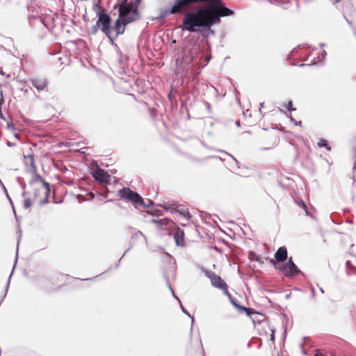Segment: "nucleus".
Instances as JSON below:
<instances>
[{
    "label": "nucleus",
    "mask_w": 356,
    "mask_h": 356,
    "mask_svg": "<svg viewBox=\"0 0 356 356\" xmlns=\"http://www.w3.org/2000/svg\"><path fill=\"white\" fill-rule=\"evenodd\" d=\"M202 5L184 15L180 28L208 38L215 34L212 26L220 24L221 17L232 16L234 12L226 7L222 0H205Z\"/></svg>",
    "instance_id": "f257e3e1"
},
{
    "label": "nucleus",
    "mask_w": 356,
    "mask_h": 356,
    "mask_svg": "<svg viewBox=\"0 0 356 356\" xmlns=\"http://www.w3.org/2000/svg\"><path fill=\"white\" fill-rule=\"evenodd\" d=\"M205 0H174L170 3L171 11L174 15L184 14V15L195 8L197 6L202 5Z\"/></svg>",
    "instance_id": "f03ea898"
},
{
    "label": "nucleus",
    "mask_w": 356,
    "mask_h": 356,
    "mask_svg": "<svg viewBox=\"0 0 356 356\" xmlns=\"http://www.w3.org/2000/svg\"><path fill=\"white\" fill-rule=\"evenodd\" d=\"M121 11L128 17V19L131 20L130 23L140 18L137 5L134 6L132 2H129L128 0H122L119 5V15H120Z\"/></svg>",
    "instance_id": "7ed1b4c3"
},
{
    "label": "nucleus",
    "mask_w": 356,
    "mask_h": 356,
    "mask_svg": "<svg viewBox=\"0 0 356 356\" xmlns=\"http://www.w3.org/2000/svg\"><path fill=\"white\" fill-rule=\"evenodd\" d=\"M97 18H99V23H101V31L106 35V36L113 43L115 38L111 35V17L108 14L104 12H97Z\"/></svg>",
    "instance_id": "20e7f679"
},
{
    "label": "nucleus",
    "mask_w": 356,
    "mask_h": 356,
    "mask_svg": "<svg viewBox=\"0 0 356 356\" xmlns=\"http://www.w3.org/2000/svg\"><path fill=\"white\" fill-rule=\"evenodd\" d=\"M118 196L136 204L145 205V201L142 197L138 193L131 191L129 188L124 187L118 191Z\"/></svg>",
    "instance_id": "39448f33"
},
{
    "label": "nucleus",
    "mask_w": 356,
    "mask_h": 356,
    "mask_svg": "<svg viewBox=\"0 0 356 356\" xmlns=\"http://www.w3.org/2000/svg\"><path fill=\"white\" fill-rule=\"evenodd\" d=\"M275 266L277 269L282 271L286 277H293L300 272L291 258H290L285 264H275Z\"/></svg>",
    "instance_id": "423d86ee"
},
{
    "label": "nucleus",
    "mask_w": 356,
    "mask_h": 356,
    "mask_svg": "<svg viewBox=\"0 0 356 356\" xmlns=\"http://www.w3.org/2000/svg\"><path fill=\"white\" fill-rule=\"evenodd\" d=\"M200 56V49L197 45H193L189 50L184 52L183 62L189 65Z\"/></svg>",
    "instance_id": "0eeeda50"
},
{
    "label": "nucleus",
    "mask_w": 356,
    "mask_h": 356,
    "mask_svg": "<svg viewBox=\"0 0 356 356\" xmlns=\"http://www.w3.org/2000/svg\"><path fill=\"white\" fill-rule=\"evenodd\" d=\"M130 19L122 13L120 12L118 18L115 22L114 29L116 32L115 38L118 35L122 34L124 32V26L130 23Z\"/></svg>",
    "instance_id": "6e6552de"
},
{
    "label": "nucleus",
    "mask_w": 356,
    "mask_h": 356,
    "mask_svg": "<svg viewBox=\"0 0 356 356\" xmlns=\"http://www.w3.org/2000/svg\"><path fill=\"white\" fill-rule=\"evenodd\" d=\"M91 174L99 183L105 184H110L108 180L109 175L103 169L97 168Z\"/></svg>",
    "instance_id": "1a4fd4ad"
},
{
    "label": "nucleus",
    "mask_w": 356,
    "mask_h": 356,
    "mask_svg": "<svg viewBox=\"0 0 356 356\" xmlns=\"http://www.w3.org/2000/svg\"><path fill=\"white\" fill-rule=\"evenodd\" d=\"M30 82L38 90H44L48 85V82L46 79L33 78L30 79Z\"/></svg>",
    "instance_id": "9d476101"
},
{
    "label": "nucleus",
    "mask_w": 356,
    "mask_h": 356,
    "mask_svg": "<svg viewBox=\"0 0 356 356\" xmlns=\"http://www.w3.org/2000/svg\"><path fill=\"white\" fill-rule=\"evenodd\" d=\"M275 259L277 262H283L287 259V250L284 246L278 248L275 253Z\"/></svg>",
    "instance_id": "9b49d317"
},
{
    "label": "nucleus",
    "mask_w": 356,
    "mask_h": 356,
    "mask_svg": "<svg viewBox=\"0 0 356 356\" xmlns=\"http://www.w3.org/2000/svg\"><path fill=\"white\" fill-rule=\"evenodd\" d=\"M184 232L180 228H177L174 233V239L176 245L183 246L184 245Z\"/></svg>",
    "instance_id": "f8f14e48"
},
{
    "label": "nucleus",
    "mask_w": 356,
    "mask_h": 356,
    "mask_svg": "<svg viewBox=\"0 0 356 356\" xmlns=\"http://www.w3.org/2000/svg\"><path fill=\"white\" fill-rule=\"evenodd\" d=\"M213 286L222 289L227 286L226 282L218 275H216L211 281Z\"/></svg>",
    "instance_id": "ddd939ff"
},
{
    "label": "nucleus",
    "mask_w": 356,
    "mask_h": 356,
    "mask_svg": "<svg viewBox=\"0 0 356 356\" xmlns=\"http://www.w3.org/2000/svg\"><path fill=\"white\" fill-rule=\"evenodd\" d=\"M172 15H174L173 12L171 11V8L169 7L166 9L161 10L159 11V14L158 17H156V19H159V20H162V19H165V17H167L168 16Z\"/></svg>",
    "instance_id": "4468645a"
},
{
    "label": "nucleus",
    "mask_w": 356,
    "mask_h": 356,
    "mask_svg": "<svg viewBox=\"0 0 356 356\" xmlns=\"http://www.w3.org/2000/svg\"><path fill=\"white\" fill-rule=\"evenodd\" d=\"M229 300H230V302H232V304L233 305V306H234L236 308H237L238 309V311H240V312L245 311L248 316H250L251 315V312L250 311V309L238 305L237 303V301L236 300V299H234L233 297L232 298H230Z\"/></svg>",
    "instance_id": "2eb2a0df"
},
{
    "label": "nucleus",
    "mask_w": 356,
    "mask_h": 356,
    "mask_svg": "<svg viewBox=\"0 0 356 356\" xmlns=\"http://www.w3.org/2000/svg\"><path fill=\"white\" fill-rule=\"evenodd\" d=\"M152 222L155 223V224H157L159 226L161 227V226H168V224L170 222V220L167 219V218H164V219H161V220H152Z\"/></svg>",
    "instance_id": "dca6fc26"
},
{
    "label": "nucleus",
    "mask_w": 356,
    "mask_h": 356,
    "mask_svg": "<svg viewBox=\"0 0 356 356\" xmlns=\"http://www.w3.org/2000/svg\"><path fill=\"white\" fill-rule=\"evenodd\" d=\"M318 147H324L327 149V150L330 151L331 147L328 145L327 141L325 139L321 138L317 143Z\"/></svg>",
    "instance_id": "f3484780"
},
{
    "label": "nucleus",
    "mask_w": 356,
    "mask_h": 356,
    "mask_svg": "<svg viewBox=\"0 0 356 356\" xmlns=\"http://www.w3.org/2000/svg\"><path fill=\"white\" fill-rule=\"evenodd\" d=\"M24 159H28L30 161V165L31 166V168L35 170H36V167L35 165V163H34V155L33 154H29L27 156H24Z\"/></svg>",
    "instance_id": "a211bd4d"
},
{
    "label": "nucleus",
    "mask_w": 356,
    "mask_h": 356,
    "mask_svg": "<svg viewBox=\"0 0 356 356\" xmlns=\"http://www.w3.org/2000/svg\"><path fill=\"white\" fill-rule=\"evenodd\" d=\"M42 180L43 179L40 175H39L38 174H35L33 176V179L30 181L29 184H33L36 182H42Z\"/></svg>",
    "instance_id": "6ab92c4d"
},
{
    "label": "nucleus",
    "mask_w": 356,
    "mask_h": 356,
    "mask_svg": "<svg viewBox=\"0 0 356 356\" xmlns=\"http://www.w3.org/2000/svg\"><path fill=\"white\" fill-rule=\"evenodd\" d=\"M178 212L180 213V215H181L182 216H184V218H186L187 220L190 219L191 218V215L190 214V213L187 211H186L185 209H179L178 210Z\"/></svg>",
    "instance_id": "aec40b11"
},
{
    "label": "nucleus",
    "mask_w": 356,
    "mask_h": 356,
    "mask_svg": "<svg viewBox=\"0 0 356 356\" xmlns=\"http://www.w3.org/2000/svg\"><path fill=\"white\" fill-rule=\"evenodd\" d=\"M165 282H166V284H167V286L169 288V289L170 290L173 297H175L176 299H177L179 300V302L181 303L180 302V300L175 295L174 293V291H173V289L170 285V280H169V278L168 277H165Z\"/></svg>",
    "instance_id": "412c9836"
},
{
    "label": "nucleus",
    "mask_w": 356,
    "mask_h": 356,
    "mask_svg": "<svg viewBox=\"0 0 356 356\" xmlns=\"http://www.w3.org/2000/svg\"><path fill=\"white\" fill-rule=\"evenodd\" d=\"M297 204L298 205L301 207L302 209H303L305 211V213H307V215L309 214L308 213V211H307V205L305 204V203L302 201V200H300V201H298L297 202Z\"/></svg>",
    "instance_id": "4be33fe9"
},
{
    "label": "nucleus",
    "mask_w": 356,
    "mask_h": 356,
    "mask_svg": "<svg viewBox=\"0 0 356 356\" xmlns=\"http://www.w3.org/2000/svg\"><path fill=\"white\" fill-rule=\"evenodd\" d=\"M32 203L30 198H25L24 200V208L29 209L31 207Z\"/></svg>",
    "instance_id": "5701e85b"
},
{
    "label": "nucleus",
    "mask_w": 356,
    "mask_h": 356,
    "mask_svg": "<svg viewBox=\"0 0 356 356\" xmlns=\"http://www.w3.org/2000/svg\"><path fill=\"white\" fill-rule=\"evenodd\" d=\"M41 183H42V184L44 186V189H45L44 193H45V195L48 196L49 192V190H50V188H49V184L48 182L45 181L44 180H42Z\"/></svg>",
    "instance_id": "b1692460"
},
{
    "label": "nucleus",
    "mask_w": 356,
    "mask_h": 356,
    "mask_svg": "<svg viewBox=\"0 0 356 356\" xmlns=\"http://www.w3.org/2000/svg\"><path fill=\"white\" fill-rule=\"evenodd\" d=\"M100 27L98 25L95 24L91 29L90 33L92 35H96Z\"/></svg>",
    "instance_id": "393cba45"
},
{
    "label": "nucleus",
    "mask_w": 356,
    "mask_h": 356,
    "mask_svg": "<svg viewBox=\"0 0 356 356\" xmlns=\"http://www.w3.org/2000/svg\"><path fill=\"white\" fill-rule=\"evenodd\" d=\"M205 275H207V277H209L211 281L212 280V279L213 277H215L217 275L212 271H206Z\"/></svg>",
    "instance_id": "a878e982"
},
{
    "label": "nucleus",
    "mask_w": 356,
    "mask_h": 356,
    "mask_svg": "<svg viewBox=\"0 0 356 356\" xmlns=\"http://www.w3.org/2000/svg\"><path fill=\"white\" fill-rule=\"evenodd\" d=\"M154 203L151 200H147V202H145V205H143L145 208H151L154 206Z\"/></svg>",
    "instance_id": "bb28decb"
},
{
    "label": "nucleus",
    "mask_w": 356,
    "mask_h": 356,
    "mask_svg": "<svg viewBox=\"0 0 356 356\" xmlns=\"http://www.w3.org/2000/svg\"><path fill=\"white\" fill-rule=\"evenodd\" d=\"M286 108L289 111H293L296 110V108H293V103L291 101L288 102Z\"/></svg>",
    "instance_id": "cd10ccee"
},
{
    "label": "nucleus",
    "mask_w": 356,
    "mask_h": 356,
    "mask_svg": "<svg viewBox=\"0 0 356 356\" xmlns=\"http://www.w3.org/2000/svg\"><path fill=\"white\" fill-rule=\"evenodd\" d=\"M181 307L182 312L191 318L192 324H193V321H194V318L186 311V309H185V308L181 305Z\"/></svg>",
    "instance_id": "c85d7f7f"
},
{
    "label": "nucleus",
    "mask_w": 356,
    "mask_h": 356,
    "mask_svg": "<svg viewBox=\"0 0 356 356\" xmlns=\"http://www.w3.org/2000/svg\"><path fill=\"white\" fill-rule=\"evenodd\" d=\"M221 290L223 291L224 294H225L229 299L232 298V295L229 293V292L227 290V286Z\"/></svg>",
    "instance_id": "c756f323"
},
{
    "label": "nucleus",
    "mask_w": 356,
    "mask_h": 356,
    "mask_svg": "<svg viewBox=\"0 0 356 356\" xmlns=\"http://www.w3.org/2000/svg\"><path fill=\"white\" fill-rule=\"evenodd\" d=\"M93 10H97V12H104L103 10H102L101 6L99 4H95L93 6Z\"/></svg>",
    "instance_id": "7c9ffc66"
},
{
    "label": "nucleus",
    "mask_w": 356,
    "mask_h": 356,
    "mask_svg": "<svg viewBox=\"0 0 356 356\" xmlns=\"http://www.w3.org/2000/svg\"><path fill=\"white\" fill-rule=\"evenodd\" d=\"M290 121L293 123H294L296 125L301 126L302 122H297V120H295L292 117L290 118Z\"/></svg>",
    "instance_id": "2f4dec72"
},
{
    "label": "nucleus",
    "mask_w": 356,
    "mask_h": 356,
    "mask_svg": "<svg viewBox=\"0 0 356 356\" xmlns=\"http://www.w3.org/2000/svg\"><path fill=\"white\" fill-rule=\"evenodd\" d=\"M346 265L348 268H352L353 270H355V267L352 266L351 262L350 261H347L346 262Z\"/></svg>",
    "instance_id": "473e14b6"
},
{
    "label": "nucleus",
    "mask_w": 356,
    "mask_h": 356,
    "mask_svg": "<svg viewBox=\"0 0 356 356\" xmlns=\"http://www.w3.org/2000/svg\"><path fill=\"white\" fill-rule=\"evenodd\" d=\"M218 151L220 152L224 153L225 154L232 156L236 161L235 158L234 156H232L231 154H228L227 152L222 151V150H218Z\"/></svg>",
    "instance_id": "72a5a7b5"
},
{
    "label": "nucleus",
    "mask_w": 356,
    "mask_h": 356,
    "mask_svg": "<svg viewBox=\"0 0 356 356\" xmlns=\"http://www.w3.org/2000/svg\"><path fill=\"white\" fill-rule=\"evenodd\" d=\"M270 341H274V340H275V332H273L272 334H270Z\"/></svg>",
    "instance_id": "f704fd0d"
},
{
    "label": "nucleus",
    "mask_w": 356,
    "mask_h": 356,
    "mask_svg": "<svg viewBox=\"0 0 356 356\" xmlns=\"http://www.w3.org/2000/svg\"><path fill=\"white\" fill-rule=\"evenodd\" d=\"M47 197H48V196H47V195H46L45 199H44V200H42V201L40 202V203H41L42 204H45V203H47Z\"/></svg>",
    "instance_id": "c9c22d12"
},
{
    "label": "nucleus",
    "mask_w": 356,
    "mask_h": 356,
    "mask_svg": "<svg viewBox=\"0 0 356 356\" xmlns=\"http://www.w3.org/2000/svg\"><path fill=\"white\" fill-rule=\"evenodd\" d=\"M38 193H39V190H38V189H37V188H35L34 195H35V197L38 195Z\"/></svg>",
    "instance_id": "e433bc0d"
},
{
    "label": "nucleus",
    "mask_w": 356,
    "mask_h": 356,
    "mask_svg": "<svg viewBox=\"0 0 356 356\" xmlns=\"http://www.w3.org/2000/svg\"><path fill=\"white\" fill-rule=\"evenodd\" d=\"M95 24L98 25L101 28V23H99V18H98Z\"/></svg>",
    "instance_id": "4c0bfd02"
},
{
    "label": "nucleus",
    "mask_w": 356,
    "mask_h": 356,
    "mask_svg": "<svg viewBox=\"0 0 356 356\" xmlns=\"http://www.w3.org/2000/svg\"><path fill=\"white\" fill-rule=\"evenodd\" d=\"M322 55H323V58H325V56L327 55V53H326V51L325 50L323 51Z\"/></svg>",
    "instance_id": "58836bf2"
},
{
    "label": "nucleus",
    "mask_w": 356,
    "mask_h": 356,
    "mask_svg": "<svg viewBox=\"0 0 356 356\" xmlns=\"http://www.w3.org/2000/svg\"><path fill=\"white\" fill-rule=\"evenodd\" d=\"M97 277V276L92 277V278L85 279L84 280H93L96 279Z\"/></svg>",
    "instance_id": "ea45409f"
},
{
    "label": "nucleus",
    "mask_w": 356,
    "mask_h": 356,
    "mask_svg": "<svg viewBox=\"0 0 356 356\" xmlns=\"http://www.w3.org/2000/svg\"><path fill=\"white\" fill-rule=\"evenodd\" d=\"M236 125L237 127H240V121L236 120Z\"/></svg>",
    "instance_id": "a19ab883"
},
{
    "label": "nucleus",
    "mask_w": 356,
    "mask_h": 356,
    "mask_svg": "<svg viewBox=\"0 0 356 356\" xmlns=\"http://www.w3.org/2000/svg\"><path fill=\"white\" fill-rule=\"evenodd\" d=\"M8 127L10 128V127H13V123H8Z\"/></svg>",
    "instance_id": "79ce46f5"
},
{
    "label": "nucleus",
    "mask_w": 356,
    "mask_h": 356,
    "mask_svg": "<svg viewBox=\"0 0 356 356\" xmlns=\"http://www.w3.org/2000/svg\"><path fill=\"white\" fill-rule=\"evenodd\" d=\"M140 1H141V0H136V4L140 3Z\"/></svg>",
    "instance_id": "37998d69"
},
{
    "label": "nucleus",
    "mask_w": 356,
    "mask_h": 356,
    "mask_svg": "<svg viewBox=\"0 0 356 356\" xmlns=\"http://www.w3.org/2000/svg\"><path fill=\"white\" fill-rule=\"evenodd\" d=\"M209 60H210V57H207V63H209Z\"/></svg>",
    "instance_id": "c03bdc74"
},
{
    "label": "nucleus",
    "mask_w": 356,
    "mask_h": 356,
    "mask_svg": "<svg viewBox=\"0 0 356 356\" xmlns=\"http://www.w3.org/2000/svg\"><path fill=\"white\" fill-rule=\"evenodd\" d=\"M264 102L260 103V107H261V108L264 106Z\"/></svg>",
    "instance_id": "a18cd8bd"
},
{
    "label": "nucleus",
    "mask_w": 356,
    "mask_h": 356,
    "mask_svg": "<svg viewBox=\"0 0 356 356\" xmlns=\"http://www.w3.org/2000/svg\"><path fill=\"white\" fill-rule=\"evenodd\" d=\"M207 107L208 108H210V104H209V103H207Z\"/></svg>",
    "instance_id": "49530a36"
},
{
    "label": "nucleus",
    "mask_w": 356,
    "mask_h": 356,
    "mask_svg": "<svg viewBox=\"0 0 356 356\" xmlns=\"http://www.w3.org/2000/svg\"><path fill=\"white\" fill-rule=\"evenodd\" d=\"M26 194V192H24V193H22V196H23V197H25Z\"/></svg>",
    "instance_id": "de8ad7c7"
},
{
    "label": "nucleus",
    "mask_w": 356,
    "mask_h": 356,
    "mask_svg": "<svg viewBox=\"0 0 356 356\" xmlns=\"http://www.w3.org/2000/svg\"><path fill=\"white\" fill-rule=\"evenodd\" d=\"M339 1H340V0H335V1H334V3H338Z\"/></svg>",
    "instance_id": "09e8293b"
},
{
    "label": "nucleus",
    "mask_w": 356,
    "mask_h": 356,
    "mask_svg": "<svg viewBox=\"0 0 356 356\" xmlns=\"http://www.w3.org/2000/svg\"><path fill=\"white\" fill-rule=\"evenodd\" d=\"M320 46H321V47H324V46H325V44H323V43H321V44H320Z\"/></svg>",
    "instance_id": "8fccbe9b"
},
{
    "label": "nucleus",
    "mask_w": 356,
    "mask_h": 356,
    "mask_svg": "<svg viewBox=\"0 0 356 356\" xmlns=\"http://www.w3.org/2000/svg\"><path fill=\"white\" fill-rule=\"evenodd\" d=\"M7 145H8V146H11V143H10V142H8Z\"/></svg>",
    "instance_id": "3c124183"
},
{
    "label": "nucleus",
    "mask_w": 356,
    "mask_h": 356,
    "mask_svg": "<svg viewBox=\"0 0 356 356\" xmlns=\"http://www.w3.org/2000/svg\"><path fill=\"white\" fill-rule=\"evenodd\" d=\"M8 199H9V201L12 203V201H11V199L9 197V196L7 195Z\"/></svg>",
    "instance_id": "603ef678"
},
{
    "label": "nucleus",
    "mask_w": 356,
    "mask_h": 356,
    "mask_svg": "<svg viewBox=\"0 0 356 356\" xmlns=\"http://www.w3.org/2000/svg\"><path fill=\"white\" fill-rule=\"evenodd\" d=\"M117 7H118V5H117V4H116V5H115V6H114V9H116V8H117Z\"/></svg>",
    "instance_id": "864d4df0"
},
{
    "label": "nucleus",
    "mask_w": 356,
    "mask_h": 356,
    "mask_svg": "<svg viewBox=\"0 0 356 356\" xmlns=\"http://www.w3.org/2000/svg\"><path fill=\"white\" fill-rule=\"evenodd\" d=\"M22 188L23 189H24V188H25V185H22Z\"/></svg>",
    "instance_id": "5fc2aeb1"
},
{
    "label": "nucleus",
    "mask_w": 356,
    "mask_h": 356,
    "mask_svg": "<svg viewBox=\"0 0 356 356\" xmlns=\"http://www.w3.org/2000/svg\"><path fill=\"white\" fill-rule=\"evenodd\" d=\"M312 296L313 297L314 296V290H312Z\"/></svg>",
    "instance_id": "6e6d98bb"
},
{
    "label": "nucleus",
    "mask_w": 356,
    "mask_h": 356,
    "mask_svg": "<svg viewBox=\"0 0 356 356\" xmlns=\"http://www.w3.org/2000/svg\"><path fill=\"white\" fill-rule=\"evenodd\" d=\"M321 293H323V292H324V291H323V290L322 289H321Z\"/></svg>",
    "instance_id": "4d7b16f0"
},
{
    "label": "nucleus",
    "mask_w": 356,
    "mask_h": 356,
    "mask_svg": "<svg viewBox=\"0 0 356 356\" xmlns=\"http://www.w3.org/2000/svg\"><path fill=\"white\" fill-rule=\"evenodd\" d=\"M1 101H2V100H1V99H0V104H1Z\"/></svg>",
    "instance_id": "13d9d810"
}]
</instances>
